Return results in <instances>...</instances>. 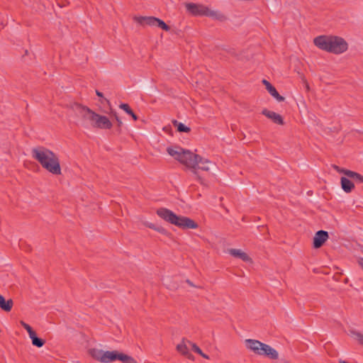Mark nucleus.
Instances as JSON below:
<instances>
[{"mask_svg":"<svg viewBox=\"0 0 363 363\" xmlns=\"http://www.w3.org/2000/svg\"><path fill=\"white\" fill-rule=\"evenodd\" d=\"M167 152L175 160L190 169L201 184L203 183V180L198 174V169L208 172L210 170V166L213 164L209 160L202 157L199 155L194 154L189 150H185L180 147H169L167 148Z\"/></svg>","mask_w":363,"mask_h":363,"instance_id":"f257e3e1","label":"nucleus"},{"mask_svg":"<svg viewBox=\"0 0 363 363\" xmlns=\"http://www.w3.org/2000/svg\"><path fill=\"white\" fill-rule=\"evenodd\" d=\"M73 108L81 118L82 125L84 127L91 126L100 129H110L112 128V123L106 116H101L86 106L75 104Z\"/></svg>","mask_w":363,"mask_h":363,"instance_id":"f03ea898","label":"nucleus"},{"mask_svg":"<svg viewBox=\"0 0 363 363\" xmlns=\"http://www.w3.org/2000/svg\"><path fill=\"white\" fill-rule=\"evenodd\" d=\"M32 157L37 160L41 166L49 172L55 174H61V167L57 156L51 150L38 147L31 151Z\"/></svg>","mask_w":363,"mask_h":363,"instance_id":"7ed1b4c3","label":"nucleus"},{"mask_svg":"<svg viewBox=\"0 0 363 363\" xmlns=\"http://www.w3.org/2000/svg\"><path fill=\"white\" fill-rule=\"evenodd\" d=\"M313 43L318 48L334 54H341L347 50V43L342 38L333 35H320Z\"/></svg>","mask_w":363,"mask_h":363,"instance_id":"20e7f679","label":"nucleus"},{"mask_svg":"<svg viewBox=\"0 0 363 363\" xmlns=\"http://www.w3.org/2000/svg\"><path fill=\"white\" fill-rule=\"evenodd\" d=\"M157 214L165 221L182 229H196L198 228V224L192 219L177 216L172 211L165 208H158Z\"/></svg>","mask_w":363,"mask_h":363,"instance_id":"39448f33","label":"nucleus"},{"mask_svg":"<svg viewBox=\"0 0 363 363\" xmlns=\"http://www.w3.org/2000/svg\"><path fill=\"white\" fill-rule=\"evenodd\" d=\"M245 342L247 348L256 354L266 356L272 359H277L279 357L277 351L269 345L252 339L245 340Z\"/></svg>","mask_w":363,"mask_h":363,"instance_id":"423d86ee","label":"nucleus"},{"mask_svg":"<svg viewBox=\"0 0 363 363\" xmlns=\"http://www.w3.org/2000/svg\"><path fill=\"white\" fill-rule=\"evenodd\" d=\"M186 8L189 12L194 16H204L219 21L225 19L224 15L220 12L211 10L208 6L202 4L188 3L186 4Z\"/></svg>","mask_w":363,"mask_h":363,"instance_id":"0eeeda50","label":"nucleus"},{"mask_svg":"<svg viewBox=\"0 0 363 363\" xmlns=\"http://www.w3.org/2000/svg\"><path fill=\"white\" fill-rule=\"evenodd\" d=\"M134 20L142 26H157L165 31H169L170 27L163 21L153 16H135Z\"/></svg>","mask_w":363,"mask_h":363,"instance_id":"6e6552de","label":"nucleus"},{"mask_svg":"<svg viewBox=\"0 0 363 363\" xmlns=\"http://www.w3.org/2000/svg\"><path fill=\"white\" fill-rule=\"evenodd\" d=\"M188 342H191L186 339H183L182 342L177 345V350L187 359L194 360V357L189 352V348H191V346L189 345Z\"/></svg>","mask_w":363,"mask_h":363,"instance_id":"1a4fd4ad","label":"nucleus"},{"mask_svg":"<svg viewBox=\"0 0 363 363\" xmlns=\"http://www.w3.org/2000/svg\"><path fill=\"white\" fill-rule=\"evenodd\" d=\"M328 238V233L325 230H318L313 238L314 248H320Z\"/></svg>","mask_w":363,"mask_h":363,"instance_id":"9d476101","label":"nucleus"},{"mask_svg":"<svg viewBox=\"0 0 363 363\" xmlns=\"http://www.w3.org/2000/svg\"><path fill=\"white\" fill-rule=\"evenodd\" d=\"M263 84H264L266 89L268 91V92L277 99L279 102H281L284 101V97L281 96L275 87L272 86L267 80L263 79L262 80Z\"/></svg>","mask_w":363,"mask_h":363,"instance_id":"9b49d317","label":"nucleus"},{"mask_svg":"<svg viewBox=\"0 0 363 363\" xmlns=\"http://www.w3.org/2000/svg\"><path fill=\"white\" fill-rule=\"evenodd\" d=\"M262 113L267 117L268 118H270L274 123L279 124V125H283L284 121L281 115L272 111H269L267 109H264L262 111Z\"/></svg>","mask_w":363,"mask_h":363,"instance_id":"f8f14e48","label":"nucleus"},{"mask_svg":"<svg viewBox=\"0 0 363 363\" xmlns=\"http://www.w3.org/2000/svg\"><path fill=\"white\" fill-rule=\"evenodd\" d=\"M228 252L233 257L239 258L244 262H249L251 260L250 257L245 252H242L241 250L230 249L228 250Z\"/></svg>","mask_w":363,"mask_h":363,"instance_id":"ddd939ff","label":"nucleus"},{"mask_svg":"<svg viewBox=\"0 0 363 363\" xmlns=\"http://www.w3.org/2000/svg\"><path fill=\"white\" fill-rule=\"evenodd\" d=\"M13 301L12 299L5 300L3 296L0 294V308L6 312H9L12 309Z\"/></svg>","mask_w":363,"mask_h":363,"instance_id":"4468645a","label":"nucleus"},{"mask_svg":"<svg viewBox=\"0 0 363 363\" xmlns=\"http://www.w3.org/2000/svg\"><path fill=\"white\" fill-rule=\"evenodd\" d=\"M341 186L346 193H350L354 188L353 182L346 177H341Z\"/></svg>","mask_w":363,"mask_h":363,"instance_id":"2eb2a0df","label":"nucleus"},{"mask_svg":"<svg viewBox=\"0 0 363 363\" xmlns=\"http://www.w3.org/2000/svg\"><path fill=\"white\" fill-rule=\"evenodd\" d=\"M116 360H119L123 363H137L136 360L132 357L123 353L118 352V351L116 354Z\"/></svg>","mask_w":363,"mask_h":363,"instance_id":"dca6fc26","label":"nucleus"},{"mask_svg":"<svg viewBox=\"0 0 363 363\" xmlns=\"http://www.w3.org/2000/svg\"><path fill=\"white\" fill-rule=\"evenodd\" d=\"M345 175L349 178L352 179L357 183L363 184V176L357 172L350 170L346 172Z\"/></svg>","mask_w":363,"mask_h":363,"instance_id":"f3484780","label":"nucleus"},{"mask_svg":"<svg viewBox=\"0 0 363 363\" xmlns=\"http://www.w3.org/2000/svg\"><path fill=\"white\" fill-rule=\"evenodd\" d=\"M104 351L99 349H91L89 350L90 355L95 359L102 362L104 359Z\"/></svg>","mask_w":363,"mask_h":363,"instance_id":"a211bd4d","label":"nucleus"},{"mask_svg":"<svg viewBox=\"0 0 363 363\" xmlns=\"http://www.w3.org/2000/svg\"><path fill=\"white\" fill-rule=\"evenodd\" d=\"M117 351H106L104 354V359L102 362H109L116 360Z\"/></svg>","mask_w":363,"mask_h":363,"instance_id":"6ab92c4d","label":"nucleus"},{"mask_svg":"<svg viewBox=\"0 0 363 363\" xmlns=\"http://www.w3.org/2000/svg\"><path fill=\"white\" fill-rule=\"evenodd\" d=\"M172 123L174 126L177 128L179 132L189 133L191 130L189 127L186 126L182 123L177 121V120H174Z\"/></svg>","mask_w":363,"mask_h":363,"instance_id":"aec40b11","label":"nucleus"},{"mask_svg":"<svg viewBox=\"0 0 363 363\" xmlns=\"http://www.w3.org/2000/svg\"><path fill=\"white\" fill-rule=\"evenodd\" d=\"M120 108L123 109L125 113L130 115L134 121L138 120V116L134 113L129 105L127 104H121L119 106Z\"/></svg>","mask_w":363,"mask_h":363,"instance_id":"412c9836","label":"nucleus"},{"mask_svg":"<svg viewBox=\"0 0 363 363\" xmlns=\"http://www.w3.org/2000/svg\"><path fill=\"white\" fill-rule=\"evenodd\" d=\"M30 338L32 340V344L35 347H41L45 345V340L37 337L35 333L31 335Z\"/></svg>","mask_w":363,"mask_h":363,"instance_id":"4be33fe9","label":"nucleus"},{"mask_svg":"<svg viewBox=\"0 0 363 363\" xmlns=\"http://www.w3.org/2000/svg\"><path fill=\"white\" fill-rule=\"evenodd\" d=\"M21 325L22 327L28 332L29 337L33 335L35 332L33 330V328L26 323H25L23 320L20 321Z\"/></svg>","mask_w":363,"mask_h":363,"instance_id":"5701e85b","label":"nucleus"},{"mask_svg":"<svg viewBox=\"0 0 363 363\" xmlns=\"http://www.w3.org/2000/svg\"><path fill=\"white\" fill-rule=\"evenodd\" d=\"M351 335L353 338L357 340L360 344L363 345V335L356 332V331H351Z\"/></svg>","mask_w":363,"mask_h":363,"instance_id":"b1692460","label":"nucleus"},{"mask_svg":"<svg viewBox=\"0 0 363 363\" xmlns=\"http://www.w3.org/2000/svg\"><path fill=\"white\" fill-rule=\"evenodd\" d=\"M189 345L191 346V349L199 355L202 354V350L194 342H188Z\"/></svg>","mask_w":363,"mask_h":363,"instance_id":"393cba45","label":"nucleus"},{"mask_svg":"<svg viewBox=\"0 0 363 363\" xmlns=\"http://www.w3.org/2000/svg\"><path fill=\"white\" fill-rule=\"evenodd\" d=\"M155 230H156V231H157V232H159V233H160L162 234H164V235H168L169 234L167 230L164 228H163V227H162L160 225H157V227H156Z\"/></svg>","mask_w":363,"mask_h":363,"instance_id":"a878e982","label":"nucleus"},{"mask_svg":"<svg viewBox=\"0 0 363 363\" xmlns=\"http://www.w3.org/2000/svg\"><path fill=\"white\" fill-rule=\"evenodd\" d=\"M111 113L115 117L117 123H118V125L120 127L121 125H122V121L121 120L118 118V116H117V113L116 111L111 110Z\"/></svg>","mask_w":363,"mask_h":363,"instance_id":"bb28decb","label":"nucleus"},{"mask_svg":"<svg viewBox=\"0 0 363 363\" xmlns=\"http://www.w3.org/2000/svg\"><path fill=\"white\" fill-rule=\"evenodd\" d=\"M333 168L339 173H343L344 174H345V172H347V171H350L349 169H342V168H340V167L337 166V165H333Z\"/></svg>","mask_w":363,"mask_h":363,"instance_id":"cd10ccee","label":"nucleus"},{"mask_svg":"<svg viewBox=\"0 0 363 363\" xmlns=\"http://www.w3.org/2000/svg\"><path fill=\"white\" fill-rule=\"evenodd\" d=\"M145 225L146 227L150 228L153 229V230H155V228L157 227V225H155L154 223H149V222L145 223Z\"/></svg>","mask_w":363,"mask_h":363,"instance_id":"c85d7f7f","label":"nucleus"},{"mask_svg":"<svg viewBox=\"0 0 363 363\" xmlns=\"http://www.w3.org/2000/svg\"><path fill=\"white\" fill-rule=\"evenodd\" d=\"M96 94L99 97H103V94L98 90H96Z\"/></svg>","mask_w":363,"mask_h":363,"instance_id":"c756f323","label":"nucleus"},{"mask_svg":"<svg viewBox=\"0 0 363 363\" xmlns=\"http://www.w3.org/2000/svg\"><path fill=\"white\" fill-rule=\"evenodd\" d=\"M200 355L205 359H209V357L207 354H204L203 352H202V354H201Z\"/></svg>","mask_w":363,"mask_h":363,"instance_id":"7c9ffc66","label":"nucleus"},{"mask_svg":"<svg viewBox=\"0 0 363 363\" xmlns=\"http://www.w3.org/2000/svg\"><path fill=\"white\" fill-rule=\"evenodd\" d=\"M339 363H349V362H346L345 360H342V359H340L339 360Z\"/></svg>","mask_w":363,"mask_h":363,"instance_id":"2f4dec72","label":"nucleus"},{"mask_svg":"<svg viewBox=\"0 0 363 363\" xmlns=\"http://www.w3.org/2000/svg\"><path fill=\"white\" fill-rule=\"evenodd\" d=\"M104 100H105L107 103H109L108 100H107V99H105Z\"/></svg>","mask_w":363,"mask_h":363,"instance_id":"473e14b6","label":"nucleus"},{"mask_svg":"<svg viewBox=\"0 0 363 363\" xmlns=\"http://www.w3.org/2000/svg\"><path fill=\"white\" fill-rule=\"evenodd\" d=\"M187 282L191 285V282L189 281V280H187Z\"/></svg>","mask_w":363,"mask_h":363,"instance_id":"72a5a7b5","label":"nucleus"}]
</instances>
